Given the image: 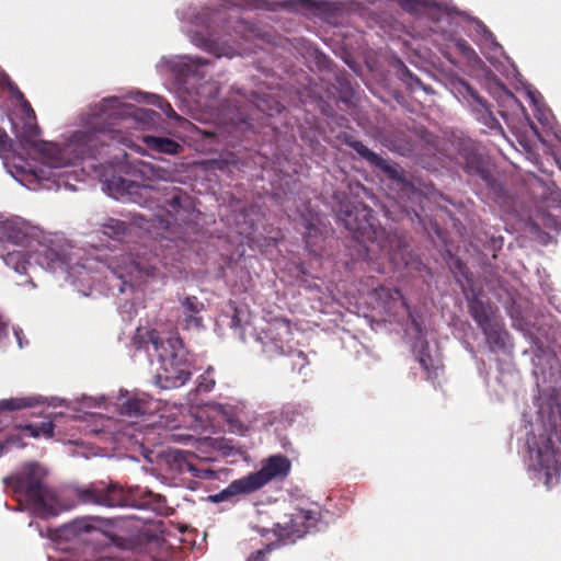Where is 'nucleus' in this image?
<instances>
[{
  "mask_svg": "<svg viewBox=\"0 0 561 561\" xmlns=\"http://www.w3.org/2000/svg\"><path fill=\"white\" fill-rule=\"evenodd\" d=\"M407 73H408L411 78H413V76H412V73L410 72V70H407Z\"/></svg>",
  "mask_w": 561,
  "mask_h": 561,
  "instance_id": "nucleus-50",
  "label": "nucleus"
},
{
  "mask_svg": "<svg viewBox=\"0 0 561 561\" xmlns=\"http://www.w3.org/2000/svg\"><path fill=\"white\" fill-rule=\"evenodd\" d=\"M412 322H413V325H414L415 330L421 332V325L416 322V320L413 319Z\"/></svg>",
  "mask_w": 561,
  "mask_h": 561,
  "instance_id": "nucleus-46",
  "label": "nucleus"
},
{
  "mask_svg": "<svg viewBox=\"0 0 561 561\" xmlns=\"http://www.w3.org/2000/svg\"><path fill=\"white\" fill-rule=\"evenodd\" d=\"M9 140L8 134L0 128V150H4L7 148Z\"/></svg>",
  "mask_w": 561,
  "mask_h": 561,
  "instance_id": "nucleus-40",
  "label": "nucleus"
},
{
  "mask_svg": "<svg viewBox=\"0 0 561 561\" xmlns=\"http://www.w3.org/2000/svg\"><path fill=\"white\" fill-rule=\"evenodd\" d=\"M22 334H23V331L21 329H14V335H15V337L18 340V343H19L20 347H23Z\"/></svg>",
  "mask_w": 561,
  "mask_h": 561,
  "instance_id": "nucleus-42",
  "label": "nucleus"
},
{
  "mask_svg": "<svg viewBox=\"0 0 561 561\" xmlns=\"http://www.w3.org/2000/svg\"><path fill=\"white\" fill-rule=\"evenodd\" d=\"M0 85L5 88L10 92V94L16 100V102L21 106L22 112L26 115L28 119L36 121L35 112L31 103L25 99L23 92L11 80L9 75L2 70H0Z\"/></svg>",
  "mask_w": 561,
  "mask_h": 561,
  "instance_id": "nucleus-16",
  "label": "nucleus"
},
{
  "mask_svg": "<svg viewBox=\"0 0 561 561\" xmlns=\"http://www.w3.org/2000/svg\"><path fill=\"white\" fill-rule=\"evenodd\" d=\"M44 470L37 463H30L15 474L4 478L12 491L25 499L33 513L41 518L57 516L66 507L57 494L44 484Z\"/></svg>",
  "mask_w": 561,
  "mask_h": 561,
  "instance_id": "nucleus-4",
  "label": "nucleus"
},
{
  "mask_svg": "<svg viewBox=\"0 0 561 561\" xmlns=\"http://www.w3.org/2000/svg\"><path fill=\"white\" fill-rule=\"evenodd\" d=\"M157 100H158V106L163 111V113L168 116V117H173V116H176V113L175 111L172 108L171 104L165 102L163 99L161 98H158L157 96Z\"/></svg>",
  "mask_w": 561,
  "mask_h": 561,
  "instance_id": "nucleus-37",
  "label": "nucleus"
},
{
  "mask_svg": "<svg viewBox=\"0 0 561 561\" xmlns=\"http://www.w3.org/2000/svg\"><path fill=\"white\" fill-rule=\"evenodd\" d=\"M538 456L541 458L543 457V453L541 450L538 451Z\"/></svg>",
  "mask_w": 561,
  "mask_h": 561,
  "instance_id": "nucleus-48",
  "label": "nucleus"
},
{
  "mask_svg": "<svg viewBox=\"0 0 561 561\" xmlns=\"http://www.w3.org/2000/svg\"><path fill=\"white\" fill-rule=\"evenodd\" d=\"M39 134L41 129L36 122L33 119H28L24 123L19 138L21 142H23L25 146L44 152L45 149L49 146V144L43 140H38L37 138Z\"/></svg>",
  "mask_w": 561,
  "mask_h": 561,
  "instance_id": "nucleus-17",
  "label": "nucleus"
},
{
  "mask_svg": "<svg viewBox=\"0 0 561 561\" xmlns=\"http://www.w3.org/2000/svg\"><path fill=\"white\" fill-rule=\"evenodd\" d=\"M289 358V366L293 371L301 373L302 369L309 365L308 356L299 350H290L287 353Z\"/></svg>",
  "mask_w": 561,
  "mask_h": 561,
  "instance_id": "nucleus-31",
  "label": "nucleus"
},
{
  "mask_svg": "<svg viewBox=\"0 0 561 561\" xmlns=\"http://www.w3.org/2000/svg\"><path fill=\"white\" fill-rule=\"evenodd\" d=\"M116 407L122 415L137 417L151 415L159 410V401L145 392L121 391Z\"/></svg>",
  "mask_w": 561,
  "mask_h": 561,
  "instance_id": "nucleus-10",
  "label": "nucleus"
},
{
  "mask_svg": "<svg viewBox=\"0 0 561 561\" xmlns=\"http://www.w3.org/2000/svg\"><path fill=\"white\" fill-rule=\"evenodd\" d=\"M182 306L184 308L186 329H201L203 327V318L198 314L204 309L203 302L198 301L195 296H188L183 300Z\"/></svg>",
  "mask_w": 561,
  "mask_h": 561,
  "instance_id": "nucleus-18",
  "label": "nucleus"
},
{
  "mask_svg": "<svg viewBox=\"0 0 561 561\" xmlns=\"http://www.w3.org/2000/svg\"><path fill=\"white\" fill-rule=\"evenodd\" d=\"M185 59L187 60V62L190 65H193V66H205L210 62L208 59H205L203 57L186 56Z\"/></svg>",
  "mask_w": 561,
  "mask_h": 561,
  "instance_id": "nucleus-39",
  "label": "nucleus"
},
{
  "mask_svg": "<svg viewBox=\"0 0 561 561\" xmlns=\"http://www.w3.org/2000/svg\"><path fill=\"white\" fill-rule=\"evenodd\" d=\"M459 156L462 159L460 164L469 176L479 178L496 195L503 193V186L493 175L489 162L473 146H463Z\"/></svg>",
  "mask_w": 561,
  "mask_h": 561,
  "instance_id": "nucleus-9",
  "label": "nucleus"
},
{
  "mask_svg": "<svg viewBox=\"0 0 561 561\" xmlns=\"http://www.w3.org/2000/svg\"><path fill=\"white\" fill-rule=\"evenodd\" d=\"M185 455L184 453L182 451H175L174 455H173V459L175 462H179V466H180V471H184V468L182 467L181 465V461H184L185 459Z\"/></svg>",
  "mask_w": 561,
  "mask_h": 561,
  "instance_id": "nucleus-41",
  "label": "nucleus"
},
{
  "mask_svg": "<svg viewBox=\"0 0 561 561\" xmlns=\"http://www.w3.org/2000/svg\"><path fill=\"white\" fill-rule=\"evenodd\" d=\"M79 502L107 507L124 506L127 504L122 486L103 481L92 482L84 486L75 488Z\"/></svg>",
  "mask_w": 561,
  "mask_h": 561,
  "instance_id": "nucleus-8",
  "label": "nucleus"
},
{
  "mask_svg": "<svg viewBox=\"0 0 561 561\" xmlns=\"http://www.w3.org/2000/svg\"><path fill=\"white\" fill-rule=\"evenodd\" d=\"M104 184L114 198L127 196L141 206L148 208L157 206L165 210L175 221L185 222L186 215L192 210L191 197L180 187L140 184L116 175L106 179Z\"/></svg>",
  "mask_w": 561,
  "mask_h": 561,
  "instance_id": "nucleus-3",
  "label": "nucleus"
},
{
  "mask_svg": "<svg viewBox=\"0 0 561 561\" xmlns=\"http://www.w3.org/2000/svg\"><path fill=\"white\" fill-rule=\"evenodd\" d=\"M129 115L142 119L158 114L151 110L133 111V106L122 103L116 96L103 99L82 115L83 128L72 134L71 142L80 149L81 154L96 157L105 146H110V141L121 140L116 122Z\"/></svg>",
  "mask_w": 561,
  "mask_h": 561,
  "instance_id": "nucleus-1",
  "label": "nucleus"
},
{
  "mask_svg": "<svg viewBox=\"0 0 561 561\" xmlns=\"http://www.w3.org/2000/svg\"><path fill=\"white\" fill-rule=\"evenodd\" d=\"M339 138L344 144L350 146L353 150H355L358 156L368 161L371 165L382 170L388 175L389 179L396 181L398 184H401L403 186L409 185L408 181L398 169L391 167L387 162V160L381 158L376 152L371 151L362 141L354 139V137L348 135L347 133H343V135H341Z\"/></svg>",
  "mask_w": 561,
  "mask_h": 561,
  "instance_id": "nucleus-12",
  "label": "nucleus"
},
{
  "mask_svg": "<svg viewBox=\"0 0 561 561\" xmlns=\"http://www.w3.org/2000/svg\"><path fill=\"white\" fill-rule=\"evenodd\" d=\"M257 531L261 536H266L268 534V529L266 528H257Z\"/></svg>",
  "mask_w": 561,
  "mask_h": 561,
  "instance_id": "nucleus-45",
  "label": "nucleus"
},
{
  "mask_svg": "<svg viewBox=\"0 0 561 561\" xmlns=\"http://www.w3.org/2000/svg\"><path fill=\"white\" fill-rule=\"evenodd\" d=\"M340 220L352 233L353 238L363 244L365 259L371 260L370 248L367 243L376 247L380 255L390 262L403 260L408 242L403 232L398 230H386L376 224L373 210L364 205L353 206L341 213Z\"/></svg>",
  "mask_w": 561,
  "mask_h": 561,
  "instance_id": "nucleus-2",
  "label": "nucleus"
},
{
  "mask_svg": "<svg viewBox=\"0 0 561 561\" xmlns=\"http://www.w3.org/2000/svg\"><path fill=\"white\" fill-rule=\"evenodd\" d=\"M481 331L485 335L486 343L489 344L491 351L494 352L497 348L505 347L508 333L503 330L497 322H491L490 324L482 328Z\"/></svg>",
  "mask_w": 561,
  "mask_h": 561,
  "instance_id": "nucleus-22",
  "label": "nucleus"
},
{
  "mask_svg": "<svg viewBox=\"0 0 561 561\" xmlns=\"http://www.w3.org/2000/svg\"><path fill=\"white\" fill-rule=\"evenodd\" d=\"M459 47L465 51V50H472L467 44L466 42H462V43H459Z\"/></svg>",
  "mask_w": 561,
  "mask_h": 561,
  "instance_id": "nucleus-44",
  "label": "nucleus"
},
{
  "mask_svg": "<svg viewBox=\"0 0 561 561\" xmlns=\"http://www.w3.org/2000/svg\"><path fill=\"white\" fill-rule=\"evenodd\" d=\"M191 41L196 47H198L207 53L213 54L215 57L218 58L221 56V51H220L218 43L204 36L203 34L194 33L191 36Z\"/></svg>",
  "mask_w": 561,
  "mask_h": 561,
  "instance_id": "nucleus-29",
  "label": "nucleus"
},
{
  "mask_svg": "<svg viewBox=\"0 0 561 561\" xmlns=\"http://www.w3.org/2000/svg\"><path fill=\"white\" fill-rule=\"evenodd\" d=\"M320 515L319 511L296 508L284 522L276 523L272 531L280 546L295 543L317 527Z\"/></svg>",
  "mask_w": 561,
  "mask_h": 561,
  "instance_id": "nucleus-6",
  "label": "nucleus"
},
{
  "mask_svg": "<svg viewBox=\"0 0 561 561\" xmlns=\"http://www.w3.org/2000/svg\"><path fill=\"white\" fill-rule=\"evenodd\" d=\"M400 5L408 12L415 13L420 10L422 2L420 0H399Z\"/></svg>",
  "mask_w": 561,
  "mask_h": 561,
  "instance_id": "nucleus-36",
  "label": "nucleus"
},
{
  "mask_svg": "<svg viewBox=\"0 0 561 561\" xmlns=\"http://www.w3.org/2000/svg\"><path fill=\"white\" fill-rule=\"evenodd\" d=\"M7 266L11 267L19 274H26L30 265L28 252L22 248H13L2 255Z\"/></svg>",
  "mask_w": 561,
  "mask_h": 561,
  "instance_id": "nucleus-20",
  "label": "nucleus"
},
{
  "mask_svg": "<svg viewBox=\"0 0 561 561\" xmlns=\"http://www.w3.org/2000/svg\"><path fill=\"white\" fill-rule=\"evenodd\" d=\"M190 377V364L184 356L179 360L160 364L156 373V383L161 389H174L185 385Z\"/></svg>",
  "mask_w": 561,
  "mask_h": 561,
  "instance_id": "nucleus-11",
  "label": "nucleus"
},
{
  "mask_svg": "<svg viewBox=\"0 0 561 561\" xmlns=\"http://www.w3.org/2000/svg\"><path fill=\"white\" fill-rule=\"evenodd\" d=\"M215 369L213 367H208L199 377L196 390L198 392H209L214 389L216 385L215 380Z\"/></svg>",
  "mask_w": 561,
  "mask_h": 561,
  "instance_id": "nucleus-32",
  "label": "nucleus"
},
{
  "mask_svg": "<svg viewBox=\"0 0 561 561\" xmlns=\"http://www.w3.org/2000/svg\"><path fill=\"white\" fill-rule=\"evenodd\" d=\"M102 232L113 240H123L130 232V226L116 218H107L101 225Z\"/></svg>",
  "mask_w": 561,
  "mask_h": 561,
  "instance_id": "nucleus-25",
  "label": "nucleus"
},
{
  "mask_svg": "<svg viewBox=\"0 0 561 561\" xmlns=\"http://www.w3.org/2000/svg\"><path fill=\"white\" fill-rule=\"evenodd\" d=\"M431 362L432 358L428 353V344L425 343L424 347L419 352V363L426 371H430Z\"/></svg>",
  "mask_w": 561,
  "mask_h": 561,
  "instance_id": "nucleus-35",
  "label": "nucleus"
},
{
  "mask_svg": "<svg viewBox=\"0 0 561 561\" xmlns=\"http://www.w3.org/2000/svg\"><path fill=\"white\" fill-rule=\"evenodd\" d=\"M468 92L472 99L471 107L476 118L492 130L501 129V124L491 111L488 102L472 88H468Z\"/></svg>",
  "mask_w": 561,
  "mask_h": 561,
  "instance_id": "nucleus-15",
  "label": "nucleus"
},
{
  "mask_svg": "<svg viewBox=\"0 0 561 561\" xmlns=\"http://www.w3.org/2000/svg\"><path fill=\"white\" fill-rule=\"evenodd\" d=\"M280 547V545L276 541L270 542L265 545L262 549H259L252 552L247 561H266L267 554H270L273 550Z\"/></svg>",
  "mask_w": 561,
  "mask_h": 561,
  "instance_id": "nucleus-33",
  "label": "nucleus"
},
{
  "mask_svg": "<svg viewBox=\"0 0 561 561\" xmlns=\"http://www.w3.org/2000/svg\"><path fill=\"white\" fill-rule=\"evenodd\" d=\"M546 474H547V484H548L549 483L550 473L547 472Z\"/></svg>",
  "mask_w": 561,
  "mask_h": 561,
  "instance_id": "nucleus-49",
  "label": "nucleus"
},
{
  "mask_svg": "<svg viewBox=\"0 0 561 561\" xmlns=\"http://www.w3.org/2000/svg\"><path fill=\"white\" fill-rule=\"evenodd\" d=\"M184 465H185V467L187 468L188 471L193 470V466L191 463L184 461Z\"/></svg>",
  "mask_w": 561,
  "mask_h": 561,
  "instance_id": "nucleus-47",
  "label": "nucleus"
},
{
  "mask_svg": "<svg viewBox=\"0 0 561 561\" xmlns=\"http://www.w3.org/2000/svg\"><path fill=\"white\" fill-rule=\"evenodd\" d=\"M44 403L42 397H21L0 400V411H16Z\"/></svg>",
  "mask_w": 561,
  "mask_h": 561,
  "instance_id": "nucleus-26",
  "label": "nucleus"
},
{
  "mask_svg": "<svg viewBox=\"0 0 561 561\" xmlns=\"http://www.w3.org/2000/svg\"><path fill=\"white\" fill-rule=\"evenodd\" d=\"M100 522L101 518L92 516L76 518L72 522L66 524L61 528V531L67 539H81L84 535H102L103 533L101 531L100 527L95 525V523Z\"/></svg>",
  "mask_w": 561,
  "mask_h": 561,
  "instance_id": "nucleus-14",
  "label": "nucleus"
},
{
  "mask_svg": "<svg viewBox=\"0 0 561 561\" xmlns=\"http://www.w3.org/2000/svg\"><path fill=\"white\" fill-rule=\"evenodd\" d=\"M291 3H297L301 9L325 13L332 10V3L327 0H291Z\"/></svg>",
  "mask_w": 561,
  "mask_h": 561,
  "instance_id": "nucleus-30",
  "label": "nucleus"
},
{
  "mask_svg": "<svg viewBox=\"0 0 561 561\" xmlns=\"http://www.w3.org/2000/svg\"><path fill=\"white\" fill-rule=\"evenodd\" d=\"M114 273L123 279L124 284L130 286H140L149 278H156L159 275L157 264L144 255L125 253L117 257L113 266Z\"/></svg>",
  "mask_w": 561,
  "mask_h": 561,
  "instance_id": "nucleus-7",
  "label": "nucleus"
},
{
  "mask_svg": "<svg viewBox=\"0 0 561 561\" xmlns=\"http://www.w3.org/2000/svg\"><path fill=\"white\" fill-rule=\"evenodd\" d=\"M279 329H283L286 335L290 334V327L288 321H284Z\"/></svg>",
  "mask_w": 561,
  "mask_h": 561,
  "instance_id": "nucleus-43",
  "label": "nucleus"
},
{
  "mask_svg": "<svg viewBox=\"0 0 561 561\" xmlns=\"http://www.w3.org/2000/svg\"><path fill=\"white\" fill-rule=\"evenodd\" d=\"M469 313L480 329L493 322L492 308L489 304L483 302L477 297L468 301Z\"/></svg>",
  "mask_w": 561,
  "mask_h": 561,
  "instance_id": "nucleus-19",
  "label": "nucleus"
},
{
  "mask_svg": "<svg viewBox=\"0 0 561 561\" xmlns=\"http://www.w3.org/2000/svg\"><path fill=\"white\" fill-rule=\"evenodd\" d=\"M154 500H159V496L153 494L152 492H146L145 496H144V501L139 504H134V506L146 507L148 505H151Z\"/></svg>",
  "mask_w": 561,
  "mask_h": 561,
  "instance_id": "nucleus-38",
  "label": "nucleus"
},
{
  "mask_svg": "<svg viewBox=\"0 0 561 561\" xmlns=\"http://www.w3.org/2000/svg\"><path fill=\"white\" fill-rule=\"evenodd\" d=\"M139 172L148 181H152L154 179H161L162 178L161 173L163 172V170H161L160 168H156L149 163H141V169L139 170Z\"/></svg>",
  "mask_w": 561,
  "mask_h": 561,
  "instance_id": "nucleus-34",
  "label": "nucleus"
},
{
  "mask_svg": "<svg viewBox=\"0 0 561 561\" xmlns=\"http://www.w3.org/2000/svg\"><path fill=\"white\" fill-rule=\"evenodd\" d=\"M25 237L24 231L11 221H5L0 226V238L7 239L13 248H20L19 244Z\"/></svg>",
  "mask_w": 561,
  "mask_h": 561,
  "instance_id": "nucleus-28",
  "label": "nucleus"
},
{
  "mask_svg": "<svg viewBox=\"0 0 561 561\" xmlns=\"http://www.w3.org/2000/svg\"><path fill=\"white\" fill-rule=\"evenodd\" d=\"M290 468L291 463L287 457L282 455L271 456L259 471L232 481L215 496V500L225 501L237 495L255 492L272 480L287 477Z\"/></svg>",
  "mask_w": 561,
  "mask_h": 561,
  "instance_id": "nucleus-5",
  "label": "nucleus"
},
{
  "mask_svg": "<svg viewBox=\"0 0 561 561\" xmlns=\"http://www.w3.org/2000/svg\"><path fill=\"white\" fill-rule=\"evenodd\" d=\"M21 432L33 438L44 437L46 439L54 437L55 424L53 421H42L41 423H27L19 426Z\"/></svg>",
  "mask_w": 561,
  "mask_h": 561,
  "instance_id": "nucleus-24",
  "label": "nucleus"
},
{
  "mask_svg": "<svg viewBox=\"0 0 561 561\" xmlns=\"http://www.w3.org/2000/svg\"><path fill=\"white\" fill-rule=\"evenodd\" d=\"M144 142L149 149L161 153L178 154L182 150L179 142L167 137L146 136Z\"/></svg>",
  "mask_w": 561,
  "mask_h": 561,
  "instance_id": "nucleus-23",
  "label": "nucleus"
},
{
  "mask_svg": "<svg viewBox=\"0 0 561 561\" xmlns=\"http://www.w3.org/2000/svg\"><path fill=\"white\" fill-rule=\"evenodd\" d=\"M266 337L270 339V341L263 343V353L268 358H274L276 356L285 355V350L283 345V341L279 339L280 333L276 332L274 334V330L270 329L266 332Z\"/></svg>",
  "mask_w": 561,
  "mask_h": 561,
  "instance_id": "nucleus-27",
  "label": "nucleus"
},
{
  "mask_svg": "<svg viewBox=\"0 0 561 561\" xmlns=\"http://www.w3.org/2000/svg\"><path fill=\"white\" fill-rule=\"evenodd\" d=\"M304 240L309 253L313 254L314 256H321L322 242L324 237L322 230L316 224L311 221L306 224Z\"/></svg>",
  "mask_w": 561,
  "mask_h": 561,
  "instance_id": "nucleus-21",
  "label": "nucleus"
},
{
  "mask_svg": "<svg viewBox=\"0 0 561 561\" xmlns=\"http://www.w3.org/2000/svg\"><path fill=\"white\" fill-rule=\"evenodd\" d=\"M148 337L152 345L153 353L159 359V364L179 360L181 357L186 356L183 343L178 336H169L163 339L160 336L158 331L151 330L148 332Z\"/></svg>",
  "mask_w": 561,
  "mask_h": 561,
  "instance_id": "nucleus-13",
  "label": "nucleus"
}]
</instances>
